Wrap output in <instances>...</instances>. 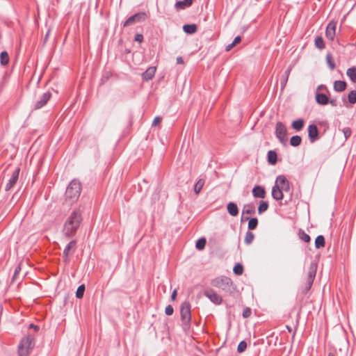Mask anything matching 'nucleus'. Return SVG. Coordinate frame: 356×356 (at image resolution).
Returning <instances> with one entry per match:
<instances>
[{
	"label": "nucleus",
	"mask_w": 356,
	"mask_h": 356,
	"mask_svg": "<svg viewBox=\"0 0 356 356\" xmlns=\"http://www.w3.org/2000/svg\"><path fill=\"white\" fill-rule=\"evenodd\" d=\"M275 186L283 189L284 191H289L290 189L289 182L283 175H280L277 177Z\"/></svg>",
	"instance_id": "obj_14"
},
{
	"label": "nucleus",
	"mask_w": 356,
	"mask_h": 356,
	"mask_svg": "<svg viewBox=\"0 0 356 356\" xmlns=\"http://www.w3.org/2000/svg\"><path fill=\"white\" fill-rule=\"evenodd\" d=\"M323 87V86H318V89H321V88H322Z\"/></svg>",
	"instance_id": "obj_58"
},
{
	"label": "nucleus",
	"mask_w": 356,
	"mask_h": 356,
	"mask_svg": "<svg viewBox=\"0 0 356 356\" xmlns=\"http://www.w3.org/2000/svg\"><path fill=\"white\" fill-rule=\"evenodd\" d=\"M251 314V309L248 307L245 308L243 312V316L244 318H248Z\"/></svg>",
	"instance_id": "obj_45"
},
{
	"label": "nucleus",
	"mask_w": 356,
	"mask_h": 356,
	"mask_svg": "<svg viewBox=\"0 0 356 356\" xmlns=\"http://www.w3.org/2000/svg\"><path fill=\"white\" fill-rule=\"evenodd\" d=\"M336 27L337 23L334 21L330 22L327 26L325 31V36L328 40L331 41L334 40V39L336 34Z\"/></svg>",
	"instance_id": "obj_12"
},
{
	"label": "nucleus",
	"mask_w": 356,
	"mask_h": 356,
	"mask_svg": "<svg viewBox=\"0 0 356 356\" xmlns=\"http://www.w3.org/2000/svg\"><path fill=\"white\" fill-rule=\"evenodd\" d=\"M0 62L2 65H6L9 62L8 54L6 51H2L0 54Z\"/></svg>",
	"instance_id": "obj_30"
},
{
	"label": "nucleus",
	"mask_w": 356,
	"mask_h": 356,
	"mask_svg": "<svg viewBox=\"0 0 356 356\" xmlns=\"http://www.w3.org/2000/svg\"><path fill=\"white\" fill-rule=\"evenodd\" d=\"M247 348V343L245 341H242L239 343L237 350L238 353H243Z\"/></svg>",
	"instance_id": "obj_42"
},
{
	"label": "nucleus",
	"mask_w": 356,
	"mask_h": 356,
	"mask_svg": "<svg viewBox=\"0 0 356 356\" xmlns=\"http://www.w3.org/2000/svg\"><path fill=\"white\" fill-rule=\"evenodd\" d=\"M83 220L82 214L80 210L74 209L66 217L65 220L63 233L64 236L72 238L76 235Z\"/></svg>",
	"instance_id": "obj_1"
},
{
	"label": "nucleus",
	"mask_w": 356,
	"mask_h": 356,
	"mask_svg": "<svg viewBox=\"0 0 356 356\" xmlns=\"http://www.w3.org/2000/svg\"><path fill=\"white\" fill-rule=\"evenodd\" d=\"M275 136L282 144L286 145L287 142V129L282 122L276 123Z\"/></svg>",
	"instance_id": "obj_6"
},
{
	"label": "nucleus",
	"mask_w": 356,
	"mask_h": 356,
	"mask_svg": "<svg viewBox=\"0 0 356 356\" xmlns=\"http://www.w3.org/2000/svg\"><path fill=\"white\" fill-rule=\"evenodd\" d=\"M233 271L236 275H241L243 272V266L240 264H236L235 266L234 267Z\"/></svg>",
	"instance_id": "obj_41"
},
{
	"label": "nucleus",
	"mask_w": 356,
	"mask_h": 356,
	"mask_svg": "<svg viewBox=\"0 0 356 356\" xmlns=\"http://www.w3.org/2000/svg\"><path fill=\"white\" fill-rule=\"evenodd\" d=\"M328 103H330L333 106H337V100L336 99L329 100Z\"/></svg>",
	"instance_id": "obj_55"
},
{
	"label": "nucleus",
	"mask_w": 356,
	"mask_h": 356,
	"mask_svg": "<svg viewBox=\"0 0 356 356\" xmlns=\"http://www.w3.org/2000/svg\"><path fill=\"white\" fill-rule=\"evenodd\" d=\"M291 127L296 131H299L304 127V120L302 119H298V120H294L291 124Z\"/></svg>",
	"instance_id": "obj_25"
},
{
	"label": "nucleus",
	"mask_w": 356,
	"mask_h": 356,
	"mask_svg": "<svg viewBox=\"0 0 356 356\" xmlns=\"http://www.w3.org/2000/svg\"><path fill=\"white\" fill-rule=\"evenodd\" d=\"M343 133L346 139H348L351 135V129L349 127H346L343 129Z\"/></svg>",
	"instance_id": "obj_43"
},
{
	"label": "nucleus",
	"mask_w": 356,
	"mask_h": 356,
	"mask_svg": "<svg viewBox=\"0 0 356 356\" xmlns=\"http://www.w3.org/2000/svg\"><path fill=\"white\" fill-rule=\"evenodd\" d=\"M184 31L188 34H193L196 32L197 31V26L195 24H185L183 26Z\"/></svg>",
	"instance_id": "obj_27"
},
{
	"label": "nucleus",
	"mask_w": 356,
	"mask_h": 356,
	"mask_svg": "<svg viewBox=\"0 0 356 356\" xmlns=\"http://www.w3.org/2000/svg\"><path fill=\"white\" fill-rule=\"evenodd\" d=\"M204 296L216 305H220L222 301V297L212 289L206 290Z\"/></svg>",
	"instance_id": "obj_10"
},
{
	"label": "nucleus",
	"mask_w": 356,
	"mask_h": 356,
	"mask_svg": "<svg viewBox=\"0 0 356 356\" xmlns=\"http://www.w3.org/2000/svg\"><path fill=\"white\" fill-rule=\"evenodd\" d=\"M291 67H289L285 72V77H287L289 78V74H290V72H291Z\"/></svg>",
	"instance_id": "obj_53"
},
{
	"label": "nucleus",
	"mask_w": 356,
	"mask_h": 356,
	"mask_svg": "<svg viewBox=\"0 0 356 356\" xmlns=\"http://www.w3.org/2000/svg\"><path fill=\"white\" fill-rule=\"evenodd\" d=\"M252 195L254 197L264 198L266 195L264 188L261 186H255L252 189Z\"/></svg>",
	"instance_id": "obj_19"
},
{
	"label": "nucleus",
	"mask_w": 356,
	"mask_h": 356,
	"mask_svg": "<svg viewBox=\"0 0 356 356\" xmlns=\"http://www.w3.org/2000/svg\"><path fill=\"white\" fill-rule=\"evenodd\" d=\"M173 312H174V309H173V307L171 305H168L165 307V313L166 315L170 316V315H172L173 314Z\"/></svg>",
	"instance_id": "obj_44"
},
{
	"label": "nucleus",
	"mask_w": 356,
	"mask_h": 356,
	"mask_svg": "<svg viewBox=\"0 0 356 356\" xmlns=\"http://www.w3.org/2000/svg\"><path fill=\"white\" fill-rule=\"evenodd\" d=\"M81 191V185L80 181L76 179L72 180L65 191V198L71 202H74L78 200Z\"/></svg>",
	"instance_id": "obj_2"
},
{
	"label": "nucleus",
	"mask_w": 356,
	"mask_h": 356,
	"mask_svg": "<svg viewBox=\"0 0 356 356\" xmlns=\"http://www.w3.org/2000/svg\"><path fill=\"white\" fill-rule=\"evenodd\" d=\"M135 41L138 42L139 43L142 42L143 40V35L142 34L138 33L135 35Z\"/></svg>",
	"instance_id": "obj_47"
},
{
	"label": "nucleus",
	"mask_w": 356,
	"mask_h": 356,
	"mask_svg": "<svg viewBox=\"0 0 356 356\" xmlns=\"http://www.w3.org/2000/svg\"><path fill=\"white\" fill-rule=\"evenodd\" d=\"M147 16L145 12L137 13L129 17L124 23V27L133 25L137 22H143L147 19Z\"/></svg>",
	"instance_id": "obj_8"
},
{
	"label": "nucleus",
	"mask_w": 356,
	"mask_h": 356,
	"mask_svg": "<svg viewBox=\"0 0 356 356\" xmlns=\"http://www.w3.org/2000/svg\"><path fill=\"white\" fill-rule=\"evenodd\" d=\"M325 238L322 235H319L316 237L315 240V247L317 249H319L321 248H323L325 246Z\"/></svg>",
	"instance_id": "obj_28"
},
{
	"label": "nucleus",
	"mask_w": 356,
	"mask_h": 356,
	"mask_svg": "<svg viewBox=\"0 0 356 356\" xmlns=\"http://www.w3.org/2000/svg\"><path fill=\"white\" fill-rule=\"evenodd\" d=\"M283 191H284L277 186H274L272 189V197L276 200H282L284 198Z\"/></svg>",
	"instance_id": "obj_18"
},
{
	"label": "nucleus",
	"mask_w": 356,
	"mask_h": 356,
	"mask_svg": "<svg viewBox=\"0 0 356 356\" xmlns=\"http://www.w3.org/2000/svg\"><path fill=\"white\" fill-rule=\"evenodd\" d=\"M316 101L320 105H325L328 104L329 98L325 94L317 92L316 94Z\"/></svg>",
	"instance_id": "obj_22"
},
{
	"label": "nucleus",
	"mask_w": 356,
	"mask_h": 356,
	"mask_svg": "<svg viewBox=\"0 0 356 356\" xmlns=\"http://www.w3.org/2000/svg\"><path fill=\"white\" fill-rule=\"evenodd\" d=\"M288 79L289 78L285 77V76L281 79L280 83H281V86L282 88H284L286 86Z\"/></svg>",
	"instance_id": "obj_48"
},
{
	"label": "nucleus",
	"mask_w": 356,
	"mask_h": 356,
	"mask_svg": "<svg viewBox=\"0 0 356 356\" xmlns=\"http://www.w3.org/2000/svg\"><path fill=\"white\" fill-rule=\"evenodd\" d=\"M268 208V204L267 202H264L262 201L259 207H258V213L259 214H261L262 213L265 212L266 211H267Z\"/></svg>",
	"instance_id": "obj_38"
},
{
	"label": "nucleus",
	"mask_w": 356,
	"mask_h": 356,
	"mask_svg": "<svg viewBox=\"0 0 356 356\" xmlns=\"http://www.w3.org/2000/svg\"><path fill=\"white\" fill-rule=\"evenodd\" d=\"M177 64H183L184 63V60L181 57H177Z\"/></svg>",
	"instance_id": "obj_54"
},
{
	"label": "nucleus",
	"mask_w": 356,
	"mask_h": 356,
	"mask_svg": "<svg viewBox=\"0 0 356 356\" xmlns=\"http://www.w3.org/2000/svg\"><path fill=\"white\" fill-rule=\"evenodd\" d=\"M76 241L75 240L71 241L65 247L63 251V259L65 262L69 261L70 251L72 249H74Z\"/></svg>",
	"instance_id": "obj_16"
},
{
	"label": "nucleus",
	"mask_w": 356,
	"mask_h": 356,
	"mask_svg": "<svg viewBox=\"0 0 356 356\" xmlns=\"http://www.w3.org/2000/svg\"><path fill=\"white\" fill-rule=\"evenodd\" d=\"M181 320L184 328H188L191 320V305L184 302L180 307Z\"/></svg>",
	"instance_id": "obj_5"
},
{
	"label": "nucleus",
	"mask_w": 356,
	"mask_h": 356,
	"mask_svg": "<svg viewBox=\"0 0 356 356\" xmlns=\"http://www.w3.org/2000/svg\"><path fill=\"white\" fill-rule=\"evenodd\" d=\"M254 213L255 207L252 204H245L242 210L241 221L249 220V216L246 215H253Z\"/></svg>",
	"instance_id": "obj_11"
},
{
	"label": "nucleus",
	"mask_w": 356,
	"mask_h": 356,
	"mask_svg": "<svg viewBox=\"0 0 356 356\" xmlns=\"http://www.w3.org/2000/svg\"><path fill=\"white\" fill-rule=\"evenodd\" d=\"M241 41V36H236V37L234 38V41L232 42V43H233L234 44H235V45H236V44H238Z\"/></svg>",
	"instance_id": "obj_50"
},
{
	"label": "nucleus",
	"mask_w": 356,
	"mask_h": 356,
	"mask_svg": "<svg viewBox=\"0 0 356 356\" xmlns=\"http://www.w3.org/2000/svg\"><path fill=\"white\" fill-rule=\"evenodd\" d=\"M211 284L213 286L227 293H230L233 288L232 280L226 276L217 277L211 280Z\"/></svg>",
	"instance_id": "obj_3"
},
{
	"label": "nucleus",
	"mask_w": 356,
	"mask_h": 356,
	"mask_svg": "<svg viewBox=\"0 0 356 356\" xmlns=\"http://www.w3.org/2000/svg\"><path fill=\"white\" fill-rule=\"evenodd\" d=\"M156 71V67H149L142 74V77L145 81H149L153 79Z\"/></svg>",
	"instance_id": "obj_17"
},
{
	"label": "nucleus",
	"mask_w": 356,
	"mask_h": 356,
	"mask_svg": "<svg viewBox=\"0 0 356 356\" xmlns=\"http://www.w3.org/2000/svg\"><path fill=\"white\" fill-rule=\"evenodd\" d=\"M193 3V0H183L177 1L175 3V8L177 10H183L186 8L191 6Z\"/></svg>",
	"instance_id": "obj_21"
},
{
	"label": "nucleus",
	"mask_w": 356,
	"mask_h": 356,
	"mask_svg": "<svg viewBox=\"0 0 356 356\" xmlns=\"http://www.w3.org/2000/svg\"><path fill=\"white\" fill-rule=\"evenodd\" d=\"M254 238V234L250 231H248L245 234L244 242L247 245H250L252 243Z\"/></svg>",
	"instance_id": "obj_32"
},
{
	"label": "nucleus",
	"mask_w": 356,
	"mask_h": 356,
	"mask_svg": "<svg viewBox=\"0 0 356 356\" xmlns=\"http://www.w3.org/2000/svg\"><path fill=\"white\" fill-rule=\"evenodd\" d=\"M277 161V153L273 150H270L268 152V162L272 165H275Z\"/></svg>",
	"instance_id": "obj_24"
},
{
	"label": "nucleus",
	"mask_w": 356,
	"mask_h": 356,
	"mask_svg": "<svg viewBox=\"0 0 356 356\" xmlns=\"http://www.w3.org/2000/svg\"><path fill=\"white\" fill-rule=\"evenodd\" d=\"M248 227L250 230L254 229L258 225V220L256 218H249Z\"/></svg>",
	"instance_id": "obj_34"
},
{
	"label": "nucleus",
	"mask_w": 356,
	"mask_h": 356,
	"mask_svg": "<svg viewBox=\"0 0 356 356\" xmlns=\"http://www.w3.org/2000/svg\"><path fill=\"white\" fill-rule=\"evenodd\" d=\"M206 239L204 238H201L196 242L195 247L197 250H203L206 245Z\"/></svg>",
	"instance_id": "obj_36"
},
{
	"label": "nucleus",
	"mask_w": 356,
	"mask_h": 356,
	"mask_svg": "<svg viewBox=\"0 0 356 356\" xmlns=\"http://www.w3.org/2000/svg\"><path fill=\"white\" fill-rule=\"evenodd\" d=\"M161 122V118L160 117L157 116L154 119L153 122H152V126L156 127V126L159 125Z\"/></svg>",
	"instance_id": "obj_46"
},
{
	"label": "nucleus",
	"mask_w": 356,
	"mask_h": 356,
	"mask_svg": "<svg viewBox=\"0 0 356 356\" xmlns=\"http://www.w3.org/2000/svg\"><path fill=\"white\" fill-rule=\"evenodd\" d=\"M51 94L50 92H46L40 97V99L38 100L35 105L34 109L38 110L43 107L50 99Z\"/></svg>",
	"instance_id": "obj_13"
},
{
	"label": "nucleus",
	"mask_w": 356,
	"mask_h": 356,
	"mask_svg": "<svg viewBox=\"0 0 356 356\" xmlns=\"http://www.w3.org/2000/svg\"><path fill=\"white\" fill-rule=\"evenodd\" d=\"M302 138L299 136H293L290 139V144L293 147H297L300 145Z\"/></svg>",
	"instance_id": "obj_31"
},
{
	"label": "nucleus",
	"mask_w": 356,
	"mask_h": 356,
	"mask_svg": "<svg viewBox=\"0 0 356 356\" xmlns=\"http://www.w3.org/2000/svg\"><path fill=\"white\" fill-rule=\"evenodd\" d=\"M19 170L20 169L18 167L15 168L13 170L11 177L5 186V190L6 191H10L16 184L18 180Z\"/></svg>",
	"instance_id": "obj_9"
},
{
	"label": "nucleus",
	"mask_w": 356,
	"mask_h": 356,
	"mask_svg": "<svg viewBox=\"0 0 356 356\" xmlns=\"http://www.w3.org/2000/svg\"><path fill=\"white\" fill-rule=\"evenodd\" d=\"M177 296V289H175L171 294V300H175Z\"/></svg>",
	"instance_id": "obj_51"
},
{
	"label": "nucleus",
	"mask_w": 356,
	"mask_h": 356,
	"mask_svg": "<svg viewBox=\"0 0 356 356\" xmlns=\"http://www.w3.org/2000/svg\"><path fill=\"white\" fill-rule=\"evenodd\" d=\"M85 291V286L83 284L80 285L76 292V296L77 298H81Z\"/></svg>",
	"instance_id": "obj_40"
},
{
	"label": "nucleus",
	"mask_w": 356,
	"mask_h": 356,
	"mask_svg": "<svg viewBox=\"0 0 356 356\" xmlns=\"http://www.w3.org/2000/svg\"><path fill=\"white\" fill-rule=\"evenodd\" d=\"M204 180L203 179H200L197 182L196 184H195V186H194V191L196 195H198L201 190L202 189L204 185Z\"/></svg>",
	"instance_id": "obj_29"
},
{
	"label": "nucleus",
	"mask_w": 356,
	"mask_h": 356,
	"mask_svg": "<svg viewBox=\"0 0 356 356\" xmlns=\"http://www.w3.org/2000/svg\"><path fill=\"white\" fill-rule=\"evenodd\" d=\"M315 45L319 49H323L325 47V43L321 36H318L316 38Z\"/></svg>",
	"instance_id": "obj_35"
},
{
	"label": "nucleus",
	"mask_w": 356,
	"mask_h": 356,
	"mask_svg": "<svg viewBox=\"0 0 356 356\" xmlns=\"http://www.w3.org/2000/svg\"><path fill=\"white\" fill-rule=\"evenodd\" d=\"M316 268L317 266L316 264L312 263L309 267L308 273H307V282L305 288V293H307L312 287V284L314 282V280L315 278L316 274Z\"/></svg>",
	"instance_id": "obj_7"
},
{
	"label": "nucleus",
	"mask_w": 356,
	"mask_h": 356,
	"mask_svg": "<svg viewBox=\"0 0 356 356\" xmlns=\"http://www.w3.org/2000/svg\"><path fill=\"white\" fill-rule=\"evenodd\" d=\"M286 327H287V330H289V331L291 332V328L288 325L286 326Z\"/></svg>",
	"instance_id": "obj_57"
},
{
	"label": "nucleus",
	"mask_w": 356,
	"mask_h": 356,
	"mask_svg": "<svg viewBox=\"0 0 356 356\" xmlns=\"http://www.w3.org/2000/svg\"><path fill=\"white\" fill-rule=\"evenodd\" d=\"M49 31H48L46 34V36H45V40L47 39V38L49 37Z\"/></svg>",
	"instance_id": "obj_56"
},
{
	"label": "nucleus",
	"mask_w": 356,
	"mask_h": 356,
	"mask_svg": "<svg viewBox=\"0 0 356 356\" xmlns=\"http://www.w3.org/2000/svg\"><path fill=\"white\" fill-rule=\"evenodd\" d=\"M34 346V338L31 335L24 337L19 345L18 353L19 356H27Z\"/></svg>",
	"instance_id": "obj_4"
},
{
	"label": "nucleus",
	"mask_w": 356,
	"mask_h": 356,
	"mask_svg": "<svg viewBox=\"0 0 356 356\" xmlns=\"http://www.w3.org/2000/svg\"><path fill=\"white\" fill-rule=\"evenodd\" d=\"M346 74L353 83H356V67H352L348 68L347 70Z\"/></svg>",
	"instance_id": "obj_26"
},
{
	"label": "nucleus",
	"mask_w": 356,
	"mask_h": 356,
	"mask_svg": "<svg viewBox=\"0 0 356 356\" xmlns=\"http://www.w3.org/2000/svg\"><path fill=\"white\" fill-rule=\"evenodd\" d=\"M300 238L305 243H309L310 242V236L305 233L304 231L300 230L298 233Z\"/></svg>",
	"instance_id": "obj_37"
},
{
	"label": "nucleus",
	"mask_w": 356,
	"mask_h": 356,
	"mask_svg": "<svg viewBox=\"0 0 356 356\" xmlns=\"http://www.w3.org/2000/svg\"><path fill=\"white\" fill-rule=\"evenodd\" d=\"M326 62L330 68V70H334L336 67L334 61L333 60V57L331 54H327L326 55Z\"/></svg>",
	"instance_id": "obj_33"
},
{
	"label": "nucleus",
	"mask_w": 356,
	"mask_h": 356,
	"mask_svg": "<svg viewBox=\"0 0 356 356\" xmlns=\"http://www.w3.org/2000/svg\"><path fill=\"white\" fill-rule=\"evenodd\" d=\"M235 46V44H234L232 42L229 44H228L227 47H226V51H230Z\"/></svg>",
	"instance_id": "obj_52"
},
{
	"label": "nucleus",
	"mask_w": 356,
	"mask_h": 356,
	"mask_svg": "<svg viewBox=\"0 0 356 356\" xmlns=\"http://www.w3.org/2000/svg\"><path fill=\"white\" fill-rule=\"evenodd\" d=\"M21 270V268L19 266H18L15 270V273H14V275H13V280L15 279V277H17V275H18V273L20 272Z\"/></svg>",
	"instance_id": "obj_49"
},
{
	"label": "nucleus",
	"mask_w": 356,
	"mask_h": 356,
	"mask_svg": "<svg viewBox=\"0 0 356 356\" xmlns=\"http://www.w3.org/2000/svg\"><path fill=\"white\" fill-rule=\"evenodd\" d=\"M346 83L343 81H335L334 83V89L337 92H342L346 90Z\"/></svg>",
	"instance_id": "obj_23"
},
{
	"label": "nucleus",
	"mask_w": 356,
	"mask_h": 356,
	"mask_svg": "<svg viewBox=\"0 0 356 356\" xmlns=\"http://www.w3.org/2000/svg\"><path fill=\"white\" fill-rule=\"evenodd\" d=\"M308 136L312 143L318 139V131L316 125L312 124L308 127Z\"/></svg>",
	"instance_id": "obj_15"
},
{
	"label": "nucleus",
	"mask_w": 356,
	"mask_h": 356,
	"mask_svg": "<svg viewBox=\"0 0 356 356\" xmlns=\"http://www.w3.org/2000/svg\"><path fill=\"white\" fill-rule=\"evenodd\" d=\"M348 99L350 104L356 103V90H352L348 93Z\"/></svg>",
	"instance_id": "obj_39"
},
{
	"label": "nucleus",
	"mask_w": 356,
	"mask_h": 356,
	"mask_svg": "<svg viewBox=\"0 0 356 356\" xmlns=\"http://www.w3.org/2000/svg\"><path fill=\"white\" fill-rule=\"evenodd\" d=\"M227 209L229 214L232 216H236L238 213V209L234 202H229L227 205Z\"/></svg>",
	"instance_id": "obj_20"
}]
</instances>
